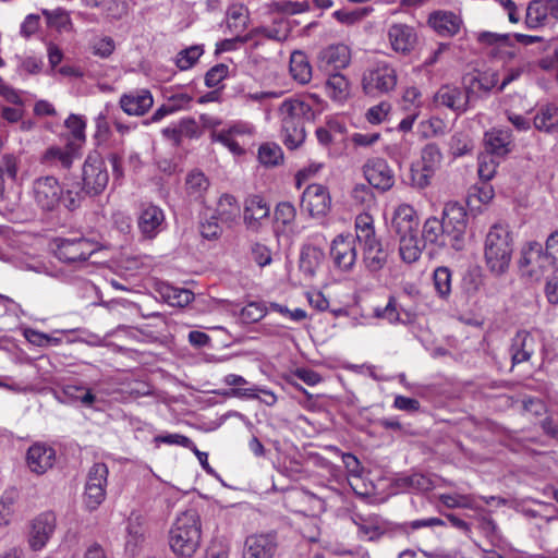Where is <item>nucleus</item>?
<instances>
[{"label":"nucleus","mask_w":558,"mask_h":558,"mask_svg":"<svg viewBox=\"0 0 558 558\" xmlns=\"http://www.w3.org/2000/svg\"><path fill=\"white\" fill-rule=\"evenodd\" d=\"M202 522L195 509L181 512L169 531V546L179 558H192L201 546Z\"/></svg>","instance_id":"1"},{"label":"nucleus","mask_w":558,"mask_h":558,"mask_svg":"<svg viewBox=\"0 0 558 558\" xmlns=\"http://www.w3.org/2000/svg\"><path fill=\"white\" fill-rule=\"evenodd\" d=\"M279 113L283 143L289 149H295L305 140L304 123L314 118V111L302 98L292 97L280 105Z\"/></svg>","instance_id":"2"},{"label":"nucleus","mask_w":558,"mask_h":558,"mask_svg":"<svg viewBox=\"0 0 558 558\" xmlns=\"http://www.w3.org/2000/svg\"><path fill=\"white\" fill-rule=\"evenodd\" d=\"M513 236L508 225L497 222L486 234L484 257L487 268L496 276L504 275L512 258Z\"/></svg>","instance_id":"3"},{"label":"nucleus","mask_w":558,"mask_h":558,"mask_svg":"<svg viewBox=\"0 0 558 558\" xmlns=\"http://www.w3.org/2000/svg\"><path fill=\"white\" fill-rule=\"evenodd\" d=\"M445 234L449 240V246L456 251L464 247V235L468 225L465 208L457 202L447 203L444 207L442 219Z\"/></svg>","instance_id":"4"},{"label":"nucleus","mask_w":558,"mask_h":558,"mask_svg":"<svg viewBox=\"0 0 558 558\" xmlns=\"http://www.w3.org/2000/svg\"><path fill=\"white\" fill-rule=\"evenodd\" d=\"M519 268L522 276L533 280H539L547 271L555 268V266L551 264L550 257L543 251L542 244L532 241L521 250Z\"/></svg>","instance_id":"5"},{"label":"nucleus","mask_w":558,"mask_h":558,"mask_svg":"<svg viewBox=\"0 0 558 558\" xmlns=\"http://www.w3.org/2000/svg\"><path fill=\"white\" fill-rule=\"evenodd\" d=\"M54 255L63 263L85 262L98 250L97 243L87 238H57L53 240Z\"/></svg>","instance_id":"6"},{"label":"nucleus","mask_w":558,"mask_h":558,"mask_svg":"<svg viewBox=\"0 0 558 558\" xmlns=\"http://www.w3.org/2000/svg\"><path fill=\"white\" fill-rule=\"evenodd\" d=\"M397 85V72L386 62H379L366 70L362 78V87L367 95L389 93Z\"/></svg>","instance_id":"7"},{"label":"nucleus","mask_w":558,"mask_h":558,"mask_svg":"<svg viewBox=\"0 0 558 558\" xmlns=\"http://www.w3.org/2000/svg\"><path fill=\"white\" fill-rule=\"evenodd\" d=\"M83 190L86 194H100L107 186L109 175L104 160L97 155H89L83 166Z\"/></svg>","instance_id":"8"},{"label":"nucleus","mask_w":558,"mask_h":558,"mask_svg":"<svg viewBox=\"0 0 558 558\" xmlns=\"http://www.w3.org/2000/svg\"><path fill=\"white\" fill-rule=\"evenodd\" d=\"M278 549L275 532L256 533L246 537L243 558H274Z\"/></svg>","instance_id":"9"},{"label":"nucleus","mask_w":558,"mask_h":558,"mask_svg":"<svg viewBox=\"0 0 558 558\" xmlns=\"http://www.w3.org/2000/svg\"><path fill=\"white\" fill-rule=\"evenodd\" d=\"M355 239L352 235H337L330 246V256L337 268L349 271L356 262L357 252Z\"/></svg>","instance_id":"10"},{"label":"nucleus","mask_w":558,"mask_h":558,"mask_svg":"<svg viewBox=\"0 0 558 558\" xmlns=\"http://www.w3.org/2000/svg\"><path fill=\"white\" fill-rule=\"evenodd\" d=\"M34 198L44 210H53L60 203L62 187L53 177H43L35 180L33 185Z\"/></svg>","instance_id":"11"},{"label":"nucleus","mask_w":558,"mask_h":558,"mask_svg":"<svg viewBox=\"0 0 558 558\" xmlns=\"http://www.w3.org/2000/svg\"><path fill=\"white\" fill-rule=\"evenodd\" d=\"M558 20V0H533L529 3L525 24L538 28Z\"/></svg>","instance_id":"12"},{"label":"nucleus","mask_w":558,"mask_h":558,"mask_svg":"<svg viewBox=\"0 0 558 558\" xmlns=\"http://www.w3.org/2000/svg\"><path fill=\"white\" fill-rule=\"evenodd\" d=\"M330 204V195L327 189L320 184H311L303 192L301 207L313 218L325 216Z\"/></svg>","instance_id":"13"},{"label":"nucleus","mask_w":558,"mask_h":558,"mask_svg":"<svg viewBox=\"0 0 558 558\" xmlns=\"http://www.w3.org/2000/svg\"><path fill=\"white\" fill-rule=\"evenodd\" d=\"M471 96L472 94L468 87L462 90L453 85H444L434 95V104L449 108L457 113H462L468 110Z\"/></svg>","instance_id":"14"},{"label":"nucleus","mask_w":558,"mask_h":558,"mask_svg":"<svg viewBox=\"0 0 558 558\" xmlns=\"http://www.w3.org/2000/svg\"><path fill=\"white\" fill-rule=\"evenodd\" d=\"M363 169L365 179L374 187L381 191L392 187L395 177L386 160L381 158L368 160Z\"/></svg>","instance_id":"15"},{"label":"nucleus","mask_w":558,"mask_h":558,"mask_svg":"<svg viewBox=\"0 0 558 558\" xmlns=\"http://www.w3.org/2000/svg\"><path fill=\"white\" fill-rule=\"evenodd\" d=\"M26 461L33 473L41 475L53 466L56 451L46 445L35 444L29 447Z\"/></svg>","instance_id":"16"},{"label":"nucleus","mask_w":558,"mask_h":558,"mask_svg":"<svg viewBox=\"0 0 558 558\" xmlns=\"http://www.w3.org/2000/svg\"><path fill=\"white\" fill-rule=\"evenodd\" d=\"M56 527V517L51 512H45L38 515L32 525L29 545L33 549H41L50 536L52 535Z\"/></svg>","instance_id":"17"},{"label":"nucleus","mask_w":558,"mask_h":558,"mask_svg":"<svg viewBox=\"0 0 558 558\" xmlns=\"http://www.w3.org/2000/svg\"><path fill=\"white\" fill-rule=\"evenodd\" d=\"M153 104L154 99L148 89L130 92L120 98V107L129 116H143Z\"/></svg>","instance_id":"18"},{"label":"nucleus","mask_w":558,"mask_h":558,"mask_svg":"<svg viewBox=\"0 0 558 558\" xmlns=\"http://www.w3.org/2000/svg\"><path fill=\"white\" fill-rule=\"evenodd\" d=\"M388 38L393 51L409 53L415 46L417 37L413 27L407 24H393L388 31Z\"/></svg>","instance_id":"19"},{"label":"nucleus","mask_w":558,"mask_h":558,"mask_svg":"<svg viewBox=\"0 0 558 558\" xmlns=\"http://www.w3.org/2000/svg\"><path fill=\"white\" fill-rule=\"evenodd\" d=\"M363 250V263L367 270L376 272L383 269L388 259V253L384 250L377 238L360 242Z\"/></svg>","instance_id":"20"},{"label":"nucleus","mask_w":558,"mask_h":558,"mask_svg":"<svg viewBox=\"0 0 558 558\" xmlns=\"http://www.w3.org/2000/svg\"><path fill=\"white\" fill-rule=\"evenodd\" d=\"M536 349L535 338L525 330L518 331L512 339L510 352L513 365L530 361Z\"/></svg>","instance_id":"21"},{"label":"nucleus","mask_w":558,"mask_h":558,"mask_svg":"<svg viewBox=\"0 0 558 558\" xmlns=\"http://www.w3.org/2000/svg\"><path fill=\"white\" fill-rule=\"evenodd\" d=\"M418 219L414 208L408 204L398 206L395 210L391 229L397 235L410 234L417 231Z\"/></svg>","instance_id":"22"},{"label":"nucleus","mask_w":558,"mask_h":558,"mask_svg":"<svg viewBox=\"0 0 558 558\" xmlns=\"http://www.w3.org/2000/svg\"><path fill=\"white\" fill-rule=\"evenodd\" d=\"M486 149L496 156H505L513 147L512 132L509 129H493L485 133Z\"/></svg>","instance_id":"23"},{"label":"nucleus","mask_w":558,"mask_h":558,"mask_svg":"<svg viewBox=\"0 0 558 558\" xmlns=\"http://www.w3.org/2000/svg\"><path fill=\"white\" fill-rule=\"evenodd\" d=\"M269 213L268 204L260 196L252 195L246 198L243 218L247 228L257 230L260 220L267 218Z\"/></svg>","instance_id":"24"},{"label":"nucleus","mask_w":558,"mask_h":558,"mask_svg":"<svg viewBox=\"0 0 558 558\" xmlns=\"http://www.w3.org/2000/svg\"><path fill=\"white\" fill-rule=\"evenodd\" d=\"M428 24L440 35V36H453L456 35L461 26V20L458 15L452 12L437 11L429 15Z\"/></svg>","instance_id":"25"},{"label":"nucleus","mask_w":558,"mask_h":558,"mask_svg":"<svg viewBox=\"0 0 558 558\" xmlns=\"http://www.w3.org/2000/svg\"><path fill=\"white\" fill-rule=\"evenodd\" d=\"M163 219L162 210L157 206L149 205L141 213L138 228L144 236L151 239L157 234Z\"/></svg>","instance_id":"26"},{"label":"nucleus","mask_w":558,"mask_h":558,"mask_svg":"<svg viewBox=\"0 0 558 558\" xmlns=\"http://www.w3.org/2000/svg\"><path fill=\"white\" fill-rule=\"evenodd\" d=\"M320 60L336 70H341L349 65L351 52L343 44L332 45L320 52Z\"/></svg>","instance_id":"27"},{"label":"nucleus","mask_w":558,"mask_h":558,"mask_svg":"<svg viewBox=\"0 0 558 558\" xmlns=\"http://www.w3.org/2000/svg\"><path fill=\"white\" fill-rule=\"evenodd\" d=\"M398 236L399 253L402 260L408 264L416 262L420 258L423 248L422 241L417 239L416 232Z\"/></svg>","instance_id":"28"},{"label":"nucleus","mask_w":558,"mask_h":558,"mask_svg":"<svg viewBox=\"0 0 558 558\" xmlns=\"http://www.w3.org/2000/svg\"><path fill=\"white\" fill-rule=\"evenodd\" d=\"M290 73L300 84H307L312 78V66L302 51H294L290 57Z\"/></svg>","instance_id":"29"},{"label":"nucleus","mask_w":558,"mask_h":558,"mask_svg":"<svg viewBox=\"0 0 558 558\" xmlns=\"http://www.w3.org/2000/svg\"><path fill=\"white\" fill-rule=\"evenodd\" d=\"M145 521L138 513H131L126 526V548L134 550L145 537Z\"/></svg>","instance_id":"30"},{"label":"nucleus","mask_w":558,"mask_h":558,"mask_svg":"<svg viewBox=\"0 0 558 558\" xmlns=\"http://www.w3.org/2000/svg\"><path fill=\"white\" fill-rule=\"evenodd\" d=\"M422 236L425 242L441 246L449 245V240L445 234V226L436 217H430L424 222Z\"/></svg>","instance_id":"31"},{"label":"nucleus","mask_w":558,"mask_h":558,"mask_svg":"<svg viewBox=\"0 0 558 558\" xmlns=\"http://www.w3.org/2000/svg\"><path fill=\"white\" fill-rule=\"evenodd\" d=\"M75 158V150L72 145H68L65 149L59 147H50L44 155V161L52 166H60L62 169H70L73 159Z\"/></svg>","instance_id":"32"},{"label":"nucleus","mask_w":558,"mask_h":558,"mask_svg":"<svg viewBox=\"0 0 558 558\" xmlns=\"http://www.w3.org/2000/svg\"><path fill=\"white\" fill-rule=\"evenodd\" d=\"M274 215L276 225H281L283 232H294L296 209L290 202H280Z\"/></svg>","instance_id":"33"},{"label":"nucleus","mask_w":558,"mask_h":558,"mask_svg":"<svg viewBox=\"0 0 558 558\" xmlns=\"http://www.w3.org/2000/svg\"><path fill=\"white\" fill-rule=\"evenodd\" d=\"M326 88L329 96L337 101L345 100L350 94V83L347 77L339 72L329 75Z\"/></svg>","instance_id":"34"},{"label":"nucleus","mask_w":558,"mask_h":558,"mask_svg":"<svg viewBox=\"0 0 558 558\" xmlns=\"http://www.w3.org/2000/svg\"><path fill=\"white\" fill-rule=\"evenodd\" d=\"M534 126L541 132L551 133L558 129V109L555 107L542 108L534 117Z\"/></svg>","instance_id":"35"},{"label":"nucleus","mask_w":558,"mask_h":558,"mask_svg":"<svg viewBox=\"0 0 558 558\" xmlns=\"http://www.w3.org/2000/svg\"><path fill=\"white\" fill-rule=\"evenodd\" d=\"M442 154L437 144L429 143L423 147L421 151V166L424 168V171L435 175L436 171L440 168Z\"/></svg>","instance_id":"36"},{"label":"nucleus","mask_w":558,"mask_h":558,"mask_svg":"<svg viewBox=\"0 0 558 558\" xmlns=\"http://www.w3.org/2000/svg\"><path fill=\"white\" fill-rule=\"evenodd\" d=\"M324 260V252L315 246H306L302 250L300 258L301 269L313 276Z\"/></svg>","instance_id":"37"},{"label":"nucleus","mask_w":558,"mask_h":558,"mask_svg":"<svg viewBox=\"0 0 558 558\" xmlns=\"http://www.w3.org/2000/svg\"><path fill=\"white\" fill-rule=\"evenodd\" d=\"M219 219L225 223H232L240 215V206L236 199L229 194L220 197L217 206Z\"/></svg>","instance_id":"38"},{"label":"nucleus","mask_w":558,"mask_h":558,"mask_svg":"<svg viewBox=\"0 0 558 558\" xmlns=\"http://www.w3.org/2000/svg\"><path fill=\"white\" fill-rule=\"evenodd\" d=\"M298 501L301 504L302 511L304 513H308L311 515H316L320 512H324L326 510V502L324 498L308 492V490H301L298 496Z\"/></svg>","instance_id":"39"},{"label":"nucleus","mask_w":558,"mask_h":558,"mask_svg":"<svg viewBox=\"0 0 558 558\" xmlns=\"http://www.w3.org/2000/svg\"><path fill=\"white\" fill-rule=\"evenodd\" d=\"M185 185L187 194L194 199H199L208 189L209 183L203 172L193 171L187 174Z\"/></svg>","instance_id":"40"},{"label":"nucleus","mask_w":558,"mask_h":558,"mask_svg":"<svg viewBox=\"0 0 558 558\" xmlns=\"http://www.w3.org/2000/svg\"><path fill=\"white\" fill-rule=\"evenodd\" d=\"M227 26L230 29H244L247 27V9L242 4H232L227 12Z\"/></svg>","instance_id":"41"},{"label":"nucleus","mask_w":558,"mask_h":558,"mask_svg":"<svg viewBox=\"0 0 558 558\" xmlns=\"http://www.w3.org/2000/svg\"><path fill=\"white\" fill-rule=\"evenodd\" d=\"M498 83V73L494 71H486L477 76H472L468 88L471 94L474 93L475 88L485 93L490 92Z\"/></svg>","instance_id":"42"},{"label":"nucleus","mask_w":558,"mask_h":558,"mask_svg":"<svg viewBox=\"0 0 558 558\" xmlns=\"http://www.w3.org/2000/svg\"><path fill=\"white\" fill-rule=\"evenodd\" d=\"M258 159L264 166L272 167L279 165L283 159V154L278 145L266 143L260 145L258 149Z\"/></svg>","instance_id":"43"},{"label":"nucleus","mask_w":558,"mask_h":558,"mask_svg":"<svg viewBox=\"0 0 558 558\" xmlns=\"http://www.w3.org/2000/svg\"><path fill=\"white\" fill-rule=\"evenodd\" d=\"M204 53L203 46L194 45L181 50L177 56V66L182 70L191 69Z\"/></svg>","instance_id":"44"},{"label":"nucleus","mask_w":558,"mask_h":558,"mask_svg":"<svg viewBox=\"0 0 558 558\" xmlns=\"http://www.w3.org/2000/svg\"><path fill=\"white\" fill-rule=\"evenodd\" d=\"M434 287L441 298H447L451 292V271L448 267L441 266L435 269Z\"/></svg>","instance_id":"45"},{"label":"nucleus","mask_w":558,"mask_h":558,"mask_svg":"<svg viewBox=\"0 0 558 558\" xmlns=\"http://www.w3.org/2000/svg\"><path fill=\"white\" fill-rule=\"evenodd\" d=\"M43 14L46 16L48 24L59 31H69L72 28L70 15L64 9L58 8L53 11L44 9Z\"/></svg>","instance_id":"46"},{"label":"nucleus","mask_w":558,"mask_h":558,"mask_svg":"<svg viewBox=\"0 0 558 558\" xmlns=\"http://www.w3.org/2000/svg\"><path fill=\"white\" fill-rule=\"evenodd\" d=\"M356 235L353 236L359 243L376 238L373 227V218L368 214H361L355 219Z\"/></svg>","instance_id":"47"},{"label":"nucleus","mask_w":558,"mask_h":558,"mask_svg":"<svg viewBox=\"0 0 558 558\" xmlns=\"http://www.w3.org/2000/svg\"><path fill=\"white\" fill-rule=\"evenodd\" d=\"M399 486L411 487L417 490L427 492L433 489L434 485L429 477L421 473H414L398 480Z\"/></svg>","instance_id":"48"},{"label":"nucleus","mask_w":558,"mask_h":558,"mask_svg":"<svg viewBox=\"0 0 558 558\" xmlns=\"http://www.w3.org/2000/svg\"><path fill=\"white\" fill-rule=\"evenodd\" d=\"M108 473V468L105 463H95L88 471L86 485L106 488Z\"/></svg>","instance_id":"49"},{"label":"nucleus","mask_w":558,"mask_h":558,"mask_svg":"<svg viewBox=\"0 0 558 558\" xmlns=\"http://www.w3.org/2000/svg\"><path fill=\"white\" fill-rule=\"evenodd\" d=\"M473 149L472 140L462 133H456L450 141V150L454 157H461Z\"/></svg>","instance_id":"50"},{"label":"nucleus","mask_w":558,"mask_h":558,"mask_svg":"<svg viewBox=\"0 0 558 558\" xmlns=\"http://www.w3.org/2000/svg\"><path fill=\"white\" fill-rule=\"evenodd\" d=\"M266 314V308L256 302L248 303L240 312V318L245 324H253L260 320Z\"/></svg>","instance_id":"51"},{"label":"nucleus","mask_w":558,"mask_h":558,"mask_svg":"<svg viewBox=\"0 0 558 558\" xmlns=\"http://www.w3.org/2000/svg\"><path fill=\"white\" fill-rule=\"evenodd\" d=\"M374 315L377 318L386 319L389 323H397L400 320L398 303L395 296H390L385 307H376Z\"/></svg>","instance_id":"52"},{"label":"nucleus","mask_w":558,"mask_h":558,"mask_svg":"<svg viewBox=\"0 0 558 558\" xmlns=\"http://www.w3.org/2000/svg\"><path fill=\"white\" fill-rule=\"evenodd\" d=\"M85 504L89 510L97 509L106 498V488L85 485Z\"/></svg>","instance_id":"53"},{"label":"nucleus","mask_w":558,"mask_h":558,"mask_svg":"<svg viewBox=\"0 0 558 558\" xmlns=\"http://www.w3.org/2000/svg\"><path fill=\"white\" fill-rule=\"evenodd\" d=\"M116 49L114 41L111 37L105 36L94 40L92 44V50L95 56L100 58L110 57Z\"/></svg>","instance_id":"54"},{"label":"nucleus","mask_w":558,"mask_h":558,"mask_svg":"<svg viewBox=\"0 0 558 558\" xmlns=\"http://www.w3.org/2000/svg\"><path fill=\"white\" fill-rule=\"evenodd\" d=\"M167 299L171 305L185 306L193 301L194 294L186 289L171 288L167 292Z\"/></svg>","instance_id":"55"},{"label":"nucleus","mask_w":558,"mask_h":558,"mask_svg":"<svg viewBox=\"0 0 558 558\" xmlns=\"http://www.w3.org/2000/svg\"><path fill=\"white\" fill-rule=\"evenodd\" d=\"M411 185L416 189H425L427 187L430 182L434 174L430 172L424 171V168L421 166H412L411 167Z\"/></svg>","instance_id":"56"},{"label":"nucleus","mask_w":558,"mask_h":558,"mask_svg":"<svg viewBox=\"0 0 558 558\" xmlns=\"http://www.w3.org/2000/svg\"><path fill=\"white\" fill-rule=\"evenodd\" d=\"M219 217L211 216L209 219L201 222V234L203 238L207 240H215L219 238L222 232L221 227L218 223Z\"/></svg>","instance_id":"57"},{"label":"nucleus","mask_w":558,"mask_h":558,"mask_svg":"<svg viewBox=\"0 0 558 558\" xmlns=\"http://www.w3.org/2000/svg\"><path fill=\"white\" fill-rule=\"evenodd\" d=\"M371 10L367 8L356 9L353 11H343L339 10L333 13V16L343 24H354L355 22L362 20L364 16L368 14Z\"/></svg>","instance_id":"58"},{"label":"nucleus","mask_w":558,"mask_h":558,"mask_svg":"<svg viewBox=\"0 0 558 558\" xmlns=\"http://www.w3.org/2000/svg\"><path fill=\"white\" fill-rule=\"evenodd\" d=\"M228 74V66L225 64H216L207 71L205 75V84L207 87H216Z\"/></svg>","instance_id":"59"},{"label":"nucleus","mask_w":558,"mask_h":558,"mask_svg":"<svg viewBox=\"0 0 558 558\" xmlns=\"http://www.w3.org/2000/svg\"><path fill=\"white\" fill-rule=\"evenodd\" d=\"M252 256L255 263L260 266H267L271 263V253L270 250L260 243H255L252 245Z\"/></svg>","instance_id":"60"},{"label":"nucleus","mask_w":558,"mask_h":558,"mask_svg":"<svg viewBox=\"0 0 558 558\" xmlns=\"http://www.w3.org/2000/svg\"><path fill=\"white\" fill-rule=\"evenodd\" d=\"M389 110H390V105L388 102H380L379 105L374 106L368 109V111L366 113V118H367L368 122H371L373 124H377V123L383 122L386 119Z\"/></svg>","instance_id":"61"},{"label":"nucleus","mask_w":558,"mask_h":558,"mask_svg":"<svg viewBox=\"0 0 558 558\" xmlns=\"http://www.w3.org/2000/svg\"><path fill=\"white\" fill-rule=\"evenodd\" d=\"M179 132H181L182 136L190 138L199 137L202 134L197 122L193 118L182 119L179 123Z\"/></svg>","instance_id":"62"},{"label":"nucleus","mask_w":558,"mask_h":558,"mask_svg":"<svg viewBox=\"0 0 558 558\" xmlns=\"http://www.w3.org/2000/svg\"><path fill=\"white\" fill-rule=\"evenodd\" d=\"M65 125L71 131V133L75 140L83 141L85 138V135H84L85 123L80 117H77L75 114H71L65 120Z\"/></svg>","instance_id":"63"},{"label":"nucleus","mask_w":558,"mask_h":558,"mask_svg":"<svg viewBox=\"0 0 558 558\" xmlns=\"http://www.w3.org/2000/svg\"><path fill=\"white\" fill-rule=\"evenodd\" d=\"M545 253L550 257L551 264L558 268V230L551 232L546 240Z\"/></svg>","instance_id":"64"}]
</instances>
